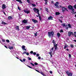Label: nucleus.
Listing matches in <instances>:
<instances>
[{
    "instance_id": "c9c22d12",
    "label": "nucleus",
    "mask_w": 76,
    "mask_h": 76,
    "mask_svg": "<svg viewBox=\"0 0 76 76\" xmlns=\"http://www.w3.org/2000/svg\"><path fill=\"white\" fill-rule=\"evenodd\" d=\"M45 10H46V11L47 12H48V9H47V8H46Z\"/></svg>"
},
{
    "instance_id": "de8ad7c7",
    "label": "nucleus",
    "mask_w": 76,
    "mask_h": 76,
    "mask_svg": "<svg viewBox=\"0 0 76 76\" xmlns=\"http://www.w3.org/2000/svg\"><path fill=\"white\" fill-rule=\"evenodd\" d=\"M28 67H29V68H31V69H32V68L30 66H28V65H27Z\"/></svg>"
},
{
    "instance_id": "680f3d73",
    "label": "nucleus",
    "mask_w": 76,
    "mask_h": 76,
    "mask_svg": "<svg viewBox=\"0 0 76 76\" xmlns=\"http://www.w3.org/2000/svg\"><path fill=\"white\" fill-rule=\"evenodd\" d=\"M51 2L52 3H54V1H51Z\"/></svg>"
},
{
    "instance_id": "412c9836",
    "label": "nucleus",
    "mask_w": 76,
    "mask_h": 76,
    "mask_svg": "<svg viewBox=\"0 0 76 76\" xmlns=\"http://www.w3.org/2000/svg\"><path fill=\"white\" fill-rule=\"evenodd\" d=\"M68 35L69 37H70L71 36V32H68Z\"/></svg>"
},
{
    "instance_id": "e433bc0d",
    "label": "nucleus",
    "mask_w": 76,
    "mask_h": 76,
    "mask_svg": "<svg viewBox=\"0 0 76 76\" xmlns=\"http://www.w3.org/2000/svg\"><path fill=\"white\" fill-rule=\"evenodd\" d=\"M23 61L24 62L25 61H26V59H25V58H24L23 60Z\"/></svg>"
},
{
    "instance_id": "a878e982",
    "label": "nucleus",
    "mask_w": 76,
    "mask_h": 76,
    "mask_svg": "<svg viewBox=\"0 0 76 76\" xmlns=\"http://www.w3.org/2000/svg\"><path fill=\"white\" fill-rule=\"evenodd\" d=\"M68 25L69 28H71V25H70V24H68Z\"/></svg>"
},
{
    "instance_id": "f03ea898",
    "label": "nucleus",
    "mask_w": 76,
    "mask_h": 76,
    "mask_svg": "<svg viewBox=\"0 0 76 76\" xmlns=\"http://www.w3.org/2000/svg\"><path fill=\"white\" fill-rule=\"evenodd\" d=\"M54 44L53 45L54 47H55V50H57V45H58V44H56V43H55V42L54 40H53L52 42Z\"/></svg>"
},
{
    "instance_id": "79ce46f5",
    "label": "nucleus",
    "mask_w": 76,
    "mask_h": 76,
    "mask_svg": "<svg viewBox=\"0 0 76 76\" xmlns=\"http://www.w3.org/2000/svg\"><path fill=\"white\" fill-rule=\"evenodd\" d=\"M26 52L25 51H24L23 52V54H26Z\"/></svg>"
},
{
    "instance_id": "58836bf2",
    "label": "nucleus",
    "mask_w": 76,
    "mask_h": 76,
    "mask_svg": "<svg viewBox=\"0 0 76 76\" xmlns=\"http://www.w3.org/2000/svg\"><path fill=\"white\" fill-rule=\"evenodd\" d=\"M36 56L37 57H39V54L37 53V54Z\"/></svg>"
},
{
    "instance_id": "9d476101",
    "label": "nucleus",
    "mask_w": 76,
    "mask_h": 76,
    "mask_svg": "<svg viewBox=\"0 0 76 76\" xmlns=\"http://www.w3.org/2000/svg\"><path fill=\"white\" fill-rule=\"evenodd\" d=\"M2 8L3 9H6V5L4 4H3L2 6Z\"/></svg>"
},
{
    "instance_id": "052dcab7",
    "label": "nucleus",
    "mask_w": 76,
    "mask_h": 76,
    "mask_svg": "<svg viewBox=\"0 0 76 76\" xmlns=\"http://www.w3.org/2000/svg\"><path fill=\"white\" fill-rule=\"evenodd\" d=\"M6 48H7V46H6L5 45L4 46Z\"/></svg>"
},
{
    "instance_id": "aec40b11",
    "label": "nucleus",
    "mask_w": 76,
    "mask_h": 76,
    "mask_svg": "<svg viewBox=\"0 0 76 76\" xmlns=\"http://www.w3.org/2000/svg\"><path fill=\"white\" fill-rule=\"evenodd\" d=\"M8 19H9V20H10V19H12V17H11V16H9L8 18Z\"/></svg>"
},
{
    "instance_id": "393cba45",
    "label": "nucleus",
    "mask_w": 76,
    "mask_h": 76,
    "mask_svg": "<svg viewBox=\"0 0 76 76\" xmlns=\"http://www.w3.org/2000/svg\"><path fill=\"white\" fill-rule=\"evenodd\" d=\"M50 52L49 53V54L50 55H51V54H52V52H53V51H51V50H50Z\"/></svg>"
},
{
    "instance_id": "5fc2aeb1",
    "label": "nucleus",
    "mask_w": 76,
    "mask_h": 76,
    "mask_svg": "<svg viewBox=\"0 0 76 76\" xmlns=\"http://www.w3.org/2000/svg\"><path fill=\"white\" fill-rule=\"evenodd\" d=\"M61 32H63V30H61L60 31Z\"/></svg>"
},
{
    "instance_id": "ea45409f",
    "label": "nucleus",
    "mask_w": 76,
    "mask_h": 76,
    "mask_svg": "<svg viewBox=\"0 0 76 76\" xmlns=\"http://www.w3.org/2000/svg\"><path fill=\"white\" fill-rule=\"evenodd\" d=\"M37 33H36L34 34V35L36 37H37Z\"/></svg>"
},
{
    "instance_id": "8fccbe9b",
    "label": "nucleus",
    "mask_w": 76,
    "mask_h": 76,
    "mask_svg": "<svg viewBox=\"0 0 76 76\" xmlns=\"http://www.w3.org/2000/svg\"><path fill=\"white\" fill-rule=\"evenodd\" d=\"M49 73H51V74H52V73H53V72H52L51 71H50L49 72Z\"/></svg>"
},
{
    "instance_id": "37998d69",
    "label": "nucleus",
    "mask_w": 76,
    "mask_h": 76,
    "mask_svg": "<svg viewBox=\"0 0 76 76\" xmlns=\"http://www.w3.org/2000/svg\"><path fill=\"white\" fill-rule=\"evenodd\" d=\"M35 70H36V71H37V72H39V73H40V72H39V71H38L37 69H35Z\"/></svg>"
},
{
    "instance_id": "2f4dec72",
    "label": "nucleus",
    "mask_w": 76,
    "mask_h": 76,
    "mask_svg": "<svg viewBox=\"0 0 76 76\" xmlns=\"http://www.w3.org/2000/svg\"><path fill=\"white\" fill-rule=\"evenodd\" d=\"M23 51H26V48H23Z\"/></svg>"
},
{
    "instance_id": "69168bd1",
    "label": "nucleus",
    "mask_w": 76,
    "mask_h": 76,
    "mask_svg": "<svg viewBox=\"0 0 76 76\" xmlns=\"http://www.w3.org/2000/svg\"><path fill=\"white\" fill-rule=\"evenodd\" d=\"M45 4H47V1H46L45 2Z\"/></svg>"
},
{
    "instance_id": "9b49d317",
    "label": "nucleus",
    "mask_w": 76,
    "mask_h": 76,
    "mask_svg": "<svg viewBox=\"0 0 76 76\" xmlns=\"http://www.w3.org/2000/svg\"><path fill=\"white\" fill-rule=\"evenodd\" d=\"M22 22L23 23H27V20H24L22 21Z\"/></svg>"
},
{
    "instance_id": "dca6fc26",
    "label": "nucleus",
    "mask_w": 76,
    "mask_h": 76,
    "mask_svg": "<svg viewBox=\"0 0 76 76\" xmlns=\"http://www.w3.org/2000/svg\"><path fill=\"white\" fill-rule=\"evenodd\" d=\"M57 36L58 37H60V34L59 33H57Z\"/></svg>"
},
{
    "instance_id": "b1692460",
    "label": "nucleus",
    "mask_w": 76,
    "mask_h": 76,
    "mask_svg": "<svg viewBox=\"0 0 76 76\" xmlns=\"http://www.w3.org/2000/svg\"><path fill=\"white\" fill-rule=\"evenodd\" d=\"M39 73H41V75H43V76H45V75L44 74V73H43V72H39Z\"/></svg>"
},
{
    "instance_id": "72a5a7b5",
    "label": "nucleus",
    "mask_w": 76,
    "mask_h": 76,
    "mask_svg": "<svg viewBox=\"0 0 76 76\" xmlns=\"http://www.w3.org/2000/svg\"><path fill=\"white\" fill-rule=\"evenodd\" d=\"M39 19L40 20H41V16H39Z\"/></svg>"
},
{
    "instance_id": "ddd939ff",
    "label": "nucleus",
    "mask_w": 76,
    "mask_h": 76,
    "mask_svg": "<svg viewBox=\"0 0 76 76\" xmlns=\"http://www.w3.org/2000/svg\"><path fill=\"white\" fill-rule=\"evenodd\" d=\"M16 1H18L20 3H21L22 4V2L21 1V0H16Z\"/></svg>"
},
{
    "instance_id": "c756f323",
    "label": "nucleus",
    "mask_w": 76,
    "mask_h": 76,
    "mask_svg": "<svg viewBox=\"0 0 76 76\" xmlns=\"http://www.w3.org/2000/svg\"><path fill=\"white\" fill-rule=\"evenodd\" d=\"M22 49H23V48H25V46L24 45H23L22 46Z\"/></svg>"
},
{
    "instance_id": "4be33fe9",
    "label": "nucleus",
    "mask_w": 76,
    "mask_h": 76,
    "mask_svg": "<svg viewBox=\"0 0 76 76\" xmlns=\"http://www.w3.org/2000/svg\"><path fill=\"white\" fill-rule=\"evenodd\" d=\"M55 14L56 15H60V13H59V12H56L55 13Z\"/></svg>"
},
{
    "instance_id": "7c9ffc66",
    "label": "nucleus",
    "mask_w": 76,
    "mask_h": 76,
    "mask_svg": "<svg viewBox=\"0 0 76 76\" xmlns=\"http://www.w3.org/2000/svg\"><path fill=\"white\" fill-rule=\"evenodd\" d=\"M6 41L7 42H10V41H9V40L8 39H7L6 40Z\"/></svg>"
},
{
    "instance_id": "423d86ee",
    "label": "nucleus",
    "mask_w": 76,
    "mask_h": 76,
    "mask_svg": "<svg viewBox=\"0 0 76 76\" xmlns=\"http://www.w3.org/2000/svg\"><path fill=\"white\" fill-rule=\"evenodd\" d=\"M66 74L68 75V76H72V73L70 72H66Z\"/></svg>"
},
{
    "instance_id": "bb28decb",
    "label": "nucleus",
    "mask_w": 76,
    "mask_h": 76,
    "mask_svg": "<svg viewBox=\"0 0 76 76\" xmlns=\"http://www.w3.org/2000/svg\"><path fill=\"white\" fill-rule=\"evenodd\" d=\"M32 5L34 7H35V6H36V5H35V4H32Z\"/></svg>"
},
{
    "instance_id": "13d9d810",
    "label": "nucleus",
    "mask_w": 76,
    "mask_h": 76,
    "mask_svg": "<svg viewBox=\"0 0 76 76\" xmlns=\"http://www.w3.org/2000/svg\"><path fill=\"white\" fill-rule=\"evenodd\" d=\"M74 7H75V9H76V5H74Z\"/></svg>"
},
{
    "instance_id": "603ef678",
    "label": "nucleus",
    "mask_w": 76,
    "mask_h": 76,
    "mask_svg": "<svg viewBox=\"0 0 76 76\" xmlns=\"http://www.w3.org/2000/svg\"><path fill=\"white\" fill-rule=\"evenodd\" d=\"M71 47L72 48H73V45H71Z\"/></svg>"
},
{
    "instance_id": "bf43d9fd",
    "label": "nucleus",
    "mask_w": 76,
    "mask_h": 76,
    "mask_svg": "<svg viewBox=\"0 0 76 76\" xmlns=\"http://www.w3.org/2000/svg\"><path fill=\"white\" fill-rule=\"evenodd\" d=\"M2 41H3L4 42H5V40L4 39H2Z\"/></svg>"
},
{
    "instance_id": "7ed1b4c3",
    "label": "nucleus",
    "mask_w": 76,
    "mask_h": 76,
    "mask_svg": "<svg viewBox=\"0 0 76 76\" xmlns=\"http://www.w3.org/2000/svg\"><path fill=\"white\" fill-rule=\"evenodd\" d=\"M33 10L35 13H37L38 15H39V10L38 9L34 8L33 9Z\"/></svg>"
},
{
    "instance_id": "1a4fd4ad",
    "label": "nucleus",
    "mask_w": 76,
    "mask_h": 76,
    "mask_svg": "<svg viewBox=\"0 0 76 76\" xmlns=\"http://www.w3.org/2000/svg\"><path fill=\"white\" fill-rule=\"evenodd\" d=\"M53 18L51 16H50V17H48V20H53Z\"/></svg>"
},
{
    "instance_id": "5701e85b",
    "label": "nucleus",
    "mask_w": 76,
    "mask_h": 76,
    "mask_svg": "<svg viewBox=\"0 0 76 76\" xmlns=\"http://www.w3.org/2000/svg\"><path fill=\"white\" fill-rule=\"evenodd\" d=\"M16 29H18V31H19V26H17L15 28Z\"/></svg>"
},
{
    "instance_id": "a211bd4d",
    "label": "nucleus",
    "mask_w": 76,
    "mask_h": 76,
    "mask_svg": "<svg viewBox=\"0 0 76 76\" xmlns=\"http://www.w3.org/2000/svg\"><path fill=\"white\" fill-rule=\"evenodd\" d=\"M69 47V46L68 45H67V44H66L64 46V48L65 49L66 48H67V47Z\"/></svg>"
},
{
    "instance_id": "a19ab883",
    "label": "nucleus",
    "mask_w": 76,
    "mask_h": 76,
    "mask_svg": "<svg viewBox=\"0 0 76 76\" xmlns=\"http://www.w3.org/2000/svg\"><path fill=\"white\" fill-rule=\"evenodd\" d=\"M69 58H71V55L70 54H69Z\"/></svg>"
},
{
    "instance_id": "a18cd8bd",
    "label": "nucleus",
    "mask_w": 76,
    "mask_h": 76,
    "mask_svg": "<svg viewBox=\"0 0 76 76\" xmlns=\"http://www.w3.org/2000/svg\"><path fill=\"white\" fill-rule=\"evenodd\" d=\"M54 49V47L52 48L51 49V51H53V50Z\"/></svg>"
},
{
    "instance_id": "6ab92c4d",
    "label": "nucleus",
    "mask_w": 76,
    "mask_h": 76,
    "mask_svg": "<svg viewBox=\"0 0 76 76\" xmlns=\"http://www.w3.org/2000/svg\"><path fill=\"white\" fill-rule=\"evenodd\" d=\"M1 23L2 24H4V25H6V24L7 25V23H5L4 21H2Z\"/></svg>"
},
{
    "instance_id": "0eeeda50",
    "label": "nucleus",
    "mask_w": 76,
    "mask_h": 76,
    "mask_svg": "<svg viewBox=\"0 0 76 76\" xmlns=\"http://www.w3.org/2000/svg\"><path fill=\"white\" fill-rule=\"evenodd\" d=\"M23 11L25 13H27V14H28V13H29L30 11L29 10L27 11L26 10H24Z\"/></svg>"
},
{
    "instance_id": "6e6552de",
    "label": "nucleus",
    "mask_w": 76,
    "mask_h": 76,
    "mask_svg": "<svg viewBox=\"0 0 76 76\" xmlns=\"http://www.w3.org/2000/svg\"><path fill=\"white\" fill-rule=\"evenodd\" d=\"M32 20L34 22V23H38V21L35 20L34 19H32Z\"/></svg>"
},
{
    "instance_id": "3c124183",
    "label": "nucleus",
    "mask_w": 76,
    "mask_h": 76,
    "mask_svg": "<svg viewBox=\"0 0 76 76\" xmlns=\"http://www.w3.org/2000/svg\"><path fill=\"white\" fill-rule=\"evenodd\" d=\"M38 59H39V60H40V59H41V57L40 56H39L38 57Z\"/></svg>"
},
{
    "instance_id": "473e14b6",
    "label": "nucleus",
    "mask_w": 76,
    "mask_h": 76,
    "mask_svg": "<svg viewBox=\"0 0 76 76\" xmlns=\"http://www.w3.org/2000/svg\"><path fill=\"white\" fill-rule=\"evenodd\" d=\"M28 58L29 60H31V58L29 57H28Z\"/></svg>"
},
{
    "instance_id": "338daca9",
    "label": "nucleus",
    "mask_w": 76,
    "mask_h": 76,
    "mask_svg": "<svg viewBox=\"0 0 76 76\" xmlns=\"http://www.w3.org/2000/svg\"><path fill=\"white\" fill-rule=\"evenodd\" d=\"M39 15H36V16L37 17H38V16H39Z\"/></svg>"
},
{
    "instance_id": "e2e57ef3",
    "label": "nucleus",
    "mask_w": 76,
    "mask_h": 76,
    "mask_svg": "<svg viewBox=\"0 0 76 76\" xmlns=\"http://www.w3.org/2000/svg\"><path fill=\"white\" fill-rule=\"evenodd\" d=\"M66 50H67V51H69V49H66Z\"/></svg>"
},
{
    "instance_id": "f8f14e48",
    "label": "nucleus",
    "mask_w": 76,
    "mask_h": 76,
    "mask_svg": "<svg viewBox=\"0 0 76 76\" xmlns=\"http://www.w3.org/2000/svg\"><path fill=\"white\" fill-rule=\"evenodd\" d=\"M62 10L63 12H64L65 11V10L66 9V8L64 7H62Z\"/></svg>"
},
{
    "instance_id": "39448f33",
    "label": "nucleus",
    "mask_w": 76,
    "mask_h": 76,
    "mask_svg": "<svg viewBox=\"0 0 76 76\" xmlns=\"http://www.w3.org/2000/svg\"><path fill=\"white\" fill-rule=\"evenodd\" d=\"M59 4V3L58 2H56V3L55 4V6L57 7V8H58L59 7V6L58 5Z\"/></svg>"
},
{
    "instance_id": "4d7b16f0",
    "label": "nucleus",
    "mask_w": 76,
    "mask_h": 76,
    "mask_svg": "<svg viewBox=\"0 0 76 76\" xmlns=\"http://www.w3.org/2000/svg\"><path fill=\"white\" fill-rule=\"evenodd\" d=\"M27 2H28V3H29V2H30V1H29V0H27Z\"/></svg>"
},
{
    "instance_id": "c85d7f7f",
    "label": "nucleus",
    "mask_w": 76,
    "mask_h": 76,
    "mask_svg": "<svg viewBox=\"0 0 76 76\" xmlns=\"http://www.w3.org/2000/svg\"><path fill=\"white\" fill-rule=\"evenodd\" d=\"M74 36L76 38V31L74 32Z\"/></svg>"
},
{
    "instance_id": "6e6d98bb",
    "label": "nucleus",
    "mask_w": 76,
    "mask_h": 76,
    "mask_svg": "<svg viewBox=\"0 0 76 76\" xmlns=\"http://www.w3.org/2000/svg\"><path fill=\"white\" fill-rule=\"evenodd\" d=\"M36 52H34L33 53V54L34 55H36Z\"/></svg>"
},
{
    "instance_id": "0e129e2a",
    "label": "nucleus",
    "mask_w": 76,
    "mask_h": 76,
    "mask_svg": "<svg viewBox=\"0 0 76 76\" xmlns=\"http://www.w3.org/2000/svg\"><path fill=\"white\" fill-rule=\"evenodd\" d=\"M20 61H21V62H23V61H22V59H20Z\"/></svg>"
},
{
    "instance_id": "4c0bfd02",
    "label": "nucleus",
    "mask_w": 76,
    "mask_h": 76,
    "mask_svg": "<svg viewBox=\"0 0 76 76\" xmlns=\"http://www.w3.org/2000/svg\"><path fill=\"white\" fill-rule=\"evenodd\" d=\"M18 10H21L20 9V8H19V6H18Z\"/></svg>"
},
{
    "instance_id": "f3484780",
    "label": "nucleus",
    "mask_w": 76,
    "mask_h": 76,
    "mask_svg": "<svg viewBox=\"0 0 76 76\" xmlns=\"http://www.w3.org/2000/svg\"><path fill=\"white\" fill-rule=\"evenodd\" d=\"M9 49L10 50H12V49H13V46H10L9 47Z\"/></svg>"
},
{
    "instance_id": "f257e3e1",
    "label": "nucleus",
    "mask_w": 76,
    "mask_h": 76,
    "mask_svg": "<svg viewBox=\"0 0 76 76\" xmlns=\"http://www.w3.org/2000/svg\"><path fill=\"white\" fill-rule=\"evenodd\" d=\"M48 37H49V38H51V36L52 37H53V36H54V32H48Z\"/></svg>"
},
{
    "instance_id": "4468645a",
    "label": "nucleus",
    "mask_w": 76,
    "mask_h": 76,
    "mask_svg": "<svg viewBox=\"0 0 76 76\" xmlns=\"http://www.w3.org/2000/svg\"><path fill=\"white\" fill-rule=\"evenodd\" d=\"M62 26H63L64 27H65V26H67V25H65V24L64 23H62L61 24Z\"/></svg>"
},
{
    "instance_id": "774afa93",
    "label": "nucleus",
    "mask_w": 76,
    "mask_h": 76,
    "mask_svg": "<svg viewBox=\"0 0 76 76\" xmlns=\"http://www.w3.org/2000/svg\"><path fill=\"white\" fill-rule=\"evenodd\" d=\"M75 42H76V40H75L74 41Z\"/></svg>"
},
{
    "instance_id": "20e7f679",
    "label": "nucleus",
    "mask_w": 76,
    "mask_h": 76,
    "mask_svg": "<svg viewBox=\"0 0 76 76\" xmlns=\"http://www.w3.org/2000/svg\"><path fill=\"white\" fill-rule=\"evenodd\" d=\"M73 7L72 6V5H69L68 6V9H69L71 10H72V12H75V9H73Z\"/></svg>"
},
{
    "instance_id": "cd10ccee",
    "label": "nucleus",
    "mask_w": 76,
    "mask_h": 76,
    "mask_svg": "<svg viewBox=\"0 0 76 76\" xmlns=\"http://www.w3.org/2000/svg\"><path fill=\"white\" fill-rule=\"evenodd\" d=\"M71 34L73 36H74V35L75 34H73V33L72 32H71Z\"/></svg>"
},
{
    "instance_id": "2eb2a0df",
    "label": "nucleus",
    "mask_w": 76,
    "mask_h": 76,
    "mask_svg": "<svg viewBox=\"0 0 76 76\" xmlns=\"http://www.w3.org/2000/svg\"><path fill=\"white\" fill-rule=\"evenodd\" d=\"M30 27H31V26H26V29H29L30 28Z\"/></svg>"
},
{
    "instance_id": "864d4df0",
    "label": "nucleus",
    "mask_w": 76,
    "mask_h": 76,
    "mask_svg": "<svg viewBox=\"0 0 76 76\" xmlns=\"http://www.w3.org/2000/svg\"><path fill=\"white\" fill-rule=\"evenodd\" d=\"M35 65H38V63H34Z\"/></svg>"
},
{
    "instance_id": "09e8293b",
    "label": "nucleus",
    "mask_w": 76,
    "mask_h": 76,
    "mask_svg": "<svg viewBox=\"0 0 76 76\" xmlns=\"http://www.w3.org/2000/svg\"><path fill=\"white\" fill-rule=\"evenodd\" d=\"M29 53H28V52H27V53H26V55H27V56H29Z\"/></svg>"
},
{
    "instance_id": "49530a36",
    "label": "nucleus",
    "mask_w": 76,
    "mask_h": 76,
    "mask_svg": "<svg viewBox=\"0 0 76 76\" xmlns=\"http://www.w3.org/2000/svg\"><path fill=\"white\" fill-rule=\"evenodd\" d=\"M65 10H66V11L67 12H68L69 11L67 9V8H65Z\"/></svg>"
},
{
    "instance_id": "c03bdc74",
    "label": "nucleus",
    "mask_w": 76,
    "mask_h": 76,
    "mask_svg": "<svg viewBox=\"0 0 76 76\" xmlns=\"http://www.w3.org/2000/svg\"><path fill=\"white\" fill-rule=\"evenodd\" d=\"M30 53L31 54H33V51H31Z\"/></svg>"
},
{
    "instance_id": "f704fd0d",
    "label": "nucleus",
    "mask_w": 76,
    "mask_h": 76,
    "mask_svg": "<svg viewBox=\"0 0 76 76\" xmlns=\"http://www.w3.org/2000/svg\"><path fill=\"white\" fill-rule=\"evenodd\" d=\"M30 64H31V65H32V66H35V65H34V64H33L32 63H31Z\"/></svg>"
}]
</instances>
